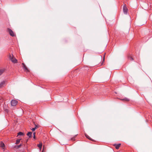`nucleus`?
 I'll return each mask as SVG.
<instances>
[{"label":"nucleus","mask_w":152,"mask_h":152,"mask_svg":"<svg viewBox=\"0 0 152 152\" xmlns=\"http://www.w3.org/2000/svg\"><path fill=\"white\" fill-rule=\"evenodd\" d=\"M22 65H23V67L25 71H28V70L26 67V66L23 63H22Z\"/></svg>","instance_id":"8"},{"label":"nucleus","mask_w":152,"mask_h":152,"mask_svg":"<svg viewBox=\"0 0 152 152\" xmlns=\"http://www.w3.org/2000/svg\"><path fill=\"white\" fill-rule=\"evenodd\" d=\"M28 139H27V140H26V141H25V144H24V146H25V145H26V144L27 143V142H28Z\"/></svg>","instance_id":"18"},{"label":"nucleus","mask_w":152,"mask_h":152,"mask_svg":"<svg viewBox=\"0 0 152 152\" xmlns=\"http://www.w3.org/2000/svg\"><path fill=\"white\" fill-rule=\"evenodd\" d=\"M34 139L35 138V135L34 136Z\"/></svg>","instance_id":"22"},{"label":"nucleus","mask_w":152,"mask_h":152,"mask_svg":"<svg viewBox=\"0 0 152 152\" xmlns=\"http://www.w3.org/2000/svg\"><path fill=\"white\" fill-rule=\"evenodd\" d=\"M85 136H86V137L87 138H88V139H89V140H92V139H91L90 137L88 136V135H87V134H85Z\"/></svg>","instance_id":"15"},{"label":"nucleus","mask_w":152,"mask_h":152,"mask_svg":"<svg viewBox=\"0 0 152 152\" xmlns=\"http://www.w3.org/2000/svg\"><path fill=\"white\" fill-rule=\"evenodd\" d=\"M42 143H40L39 144H38L37 146L40 149V151L41 149V147L42 146Z\"/></svg>","instance_id":"14"},{"label":"nucleus","mask_w":152,"mask_h":152,"mask_svg":"<svg viewBox=\"0 0 152 152\" xmlns=\"http://www.w3.org/2000/svg\"><path fill=\"white\" fill-rule=\"evenodd\" d=\"M123 100H126V101H129V99H127V98H125Z\"/></svg>","instance_id":"19"},{"label":"nucleus","mask_w":152,"mask_h":152,"mask_svg":"<svg viewBox=\"0 0 152 152\" xmlns=\"http://www.w3.org/2000/svg\"><path fill=\"white\" fill-rule=\"evenodd\" d=\"M123 11L124 13L125 14H127L128 13V9L125 6H123Z\"/></svg>","instance_id":"5"},{"label":"nucleus","mask_w":152,"mask_h":152,"mask_svg":"<svg viewBox=\"0 0 152 152\" xmlns=\"http://www.w3.org/2000/svg\"><path fill=\"white\" fill-rule=\"evenodd\" d=\"M36 129V128H32L31 130L33 132H34L35 130Z\"/></svg>","instance_id":"17"},{"label":"nucleus","mask_w":152,"mask_h":152,"mask_svg":"<svg viewBox=\"0 0 152 152\" xmlns=\"http://www.w3.org/2000/svg\"><path fill=\"white\" fill-rule=\"evenodd\" d=\"M23 145V143H21L19 145H16L14 147V148L16 149H18L20 148V147L22 146Z\"/></svg>","instance_id":"6"},{"label":"nucleus","mask_w":152,"mask_h":152,"mask_svg":"<svg viewBox=\"0 0 152 152\" xmlns=\"http://www.w3.org/2000/svg\"><path fill=\"white\" fill-rule=\"evenodd\" d=\"M18 136L19 135H21V136H24V134L22 132H19L18 133Z\"/></svg>","instance_id":"13"},{"label":"nucleus","mask_w":152,"mask_h":152,"mask_svg":"<svg viewBox=\"0 0 152 152\" xmlns=\"http://www.w3.org/2000/svg\"><path fill=\"white\" fill-rule=\"evenodd\" d=\"M129 59L130 60H131V61H132V60H133V58L132 57H131V56H130L129 57Z\"/></svg>","instance_id":"16"},{"label":"nucleus","mask_w":152,"mask_h":152,"mask_svg":"<svg viewBox=\"0 0 152 152\" xmlns=\"http://www.w3.org/2000/svg\"><path fill=\"white\" fill-rule=\"evenodd\" d=\"M21 140V139H17L16 141L15 144L16 145L18 144L20 142Z\"/></svg>","instance_id":"9"},{"label":"nucleus","mask_w":152,"mask_h":152,"mask_svg":"<svg viewBox=\"0 0 152 152\" xmlns=\"http://www.w3.org/2000/svg\"><path fill=\"white\" fill-rule=\"evenodd\" d=\"M33 134H34V135H35V132H34V133H33Z\"/></svg>","instance_id":"21"},{"label":"nucleus","mask_w":152,"mask_h":152,"mask_svg":"<svg viewBox=\"0 0 152 152\" xmlns=\"http://www.w3.org/2000/svg\"><path fill=\"white\" fill-rule=\"evenodd\" d=\"M32 134V132H28L27 135L29 137H30L31 136Z\"/></svg>","instance_id":"12"},{"label":"nucleus","mask_w":152,"mask_h":152,"mask_svg":"<svg viewBox=\"0 0 152 152\" xmlns=\"http://www.w3.org/2000/svg\"><path fill=\"white\" fill-rule=\"evenodd\" d=\"M38 128V126H37L35 125V126L34 128H36V129Z\"/></svg>","instance_id":"20"},{"label":"nucleus","mask_w":152,"mask_h":152,"mask_svg":"<svg viewBox=\"0 0 152 152\" xmlns=\"http://www.w3.org/2000/svg\"><path fill=\"white\" fill-rule=\"evenodd\" d=\"M5 70V69L4 68L2 69H0V75H1L3 73L4 71Z\"/></svg>","instance_id":"11"},{"label":"nucleus","mask_w":152,"mask_h":152,"mask_svg":"<svg viewBox=\"0 0 152 152\" xmlns=\"http://www.w3.org/2000/svg\"><path fill=\"white\" fill-rule=\"evenodd\" d=\"M6 81L4 80L0 83V88L4 87L6 85Z\"/></svg>","instance_id":"3"},{"label":"nucleus","mask_w":152,"mask_h":152,"mask_svg":"<svg viewBox=\"0 0 152 152\" xmlns=\"http://www.w3.org/2000/svg\"><path fill=\"white\" fill-rule=\"evenodd\" d=\"M42 152H43V151H42Z\"/></svg>","instance_id":"23"},{"label":"nucleus","mask_w":152,"mask_h":152,"mask_svg":"<svg viewBox=\"0 0 152 152\" xmlns=\"http://www.w3.org/2000/svg\"><path fill=\"white\" fill-rule=\"evenodd\" d=\"M7 31L11 36L12 37L15 36V33L10 29L9 28H8Z\"/></svg>","instance_id":"2"},{"label":"nucleus","mask_w":152,"mask_h":152,"mask_svg":"<svg viewBox=\"0 0 152 152\" xmlns=\"http://www.w3.org/2000/svg\"><path fill=\"white\" fill-rule=\"evenodd\" d=\"M121 144H115L114 145L115 146V148L116 149H118L121 145Z\"/></svg>","instance_id":"10"},{"label":"nucleus","mask_w":152,"mask_h":152,"mask_svg":"<svg viewBox=\"0 0 152 152\" xmlns=\"http://www.w3.org/2000/svg\"><path fill=\"white\" fill-rule=\"evenodd\" d=\"M18 103L17 101L15 100H12L11 102V105L12 106H15Z\"/></svg>","instance_id":"4"},{"label":"nucleus","mask_w":152,"mask_h":152,"mask_svg":"<svg viewBox=\"0 0 152 152\" xmlns=\"http://www.w3.org/2000/svg\"><path fill=\"white\" fill-rule=\"evenodd\" d=\"M1 147L3 149H4L5 145L4 143L2 141L1 142L0 145Z\"/></svg>","instance_id":"7"},{"label":"nucleus","mask_w":152,"mask_h":152,"mask_svg":"<svg viewBox=\"0 0 152 152\" xmlns=\"http://www.w3.org/2000/svg\"><path fill=\"white\" fill-rule=\"evenodd\" d=\"M9 58L11 61L14 63H16L17 62V60L12 55L10 54L9 56Z\"/></svg>","instance_id":"1"}]
</instances>
